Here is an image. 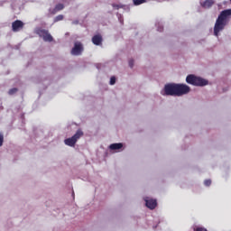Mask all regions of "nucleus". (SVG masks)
I'll return each mask as SVG.
<instances>
[{
  "mask_svg": "<svg viewBox=\"0 0 231 231\" xmlns=\"http://www.w3.org/2000/svg\"><path fill=\"white\" fill-rule=\"evenodd\" d=\"M230 16L231 9H226L220 13L214 26V35L216 37H218L219 32H223V30H225Z\"/></svg>",
  "mask_w": 231,
  "mask_h": 231,
  "instance_id": "obj_1",
  "label": "nucleus"
},
{
  "mask_svg": "<svg viewBox=\"0 0 231 231\" xmlns=\"http://www.w3.org/2000/svg\"><path fill=\"white\" fill-rule=\"evenodd\" d=\"M186 82L187 84H190L191 86H208V80L203 79L202 78L196 77L194 74H189L186 78Z\"/></svg>",
  "mask_w": 231,
  "mask_h": 231,
  "instance_id": "obj_2",
  "label": "nucleus"
},
{
  "mask_svg": "<svg viewBox=\"0 0 231 231\" xmlns=\"http://www.w3.org/2000/svg\"><path fill=\"white\" fill-rule=\"evenodd\" d=\"M81 136H84V132H82V130L79 129L72 137L65 139L64 143L69 147H75V143H77V142L80 140Z\"/></svg>",
  "mask_w": 231,
  "mask_h": 231,
  "instance_id": "obj_3",
  "label": "nucleus"
},
{
  "mask_svg": "<svg viewBox=\"0 0 231 231\" xmlns=\"http://www.w3.org/2000/svg\"><path fill=\"white\" fill-rule=\"evenodd\" d=\"M162 95H165L166 97H176V83L166 84Z\"/></svg>",
  "mask_w": 231,
  "mask_h": 231,
  "instance_id": "obj_4",
  "label": "nucleus"
},
{
  "mask_svg": "<svg viewBox=\"0 0 231 231\" xmlns=\"http://www.w3.org/2000/svg\"><path fill=\"white\" fill-rule=\"evenodd\" d=\"M190 93V87L186 84H176V97H183Z\"/></svg>",
  "mask_w": 231,
  "mask_h": 231,
  "instance_id": "obj_5",
  "label": "nucleus"
},
{
  "mask_svg": "<svg viewBox=\"0 0 231 231\" xmlns=\"http://www.w3.org/2000/svg\"><path fill=\"white\" fill-rule=\"evenodd\" d=\"M37 34L39 37H42L45 42H52L53 41V36H51L49 30L40 29L37 31Z\"/></svg>",
  "mask_w": 231,
  "mask_h": 231,
  "instance_id": "obj_6",
  "label": "nucleus"
},
{
  "mask_svg": "<svg viewBox=\"0 0 231 231\" xmlns=\"http://www.w3.org/2000/svg\"><path fill=\"white\" fill-rule=\"evenodd\" d=\"M82 51H84V45H82V42H76L74 43V47L72 48L70 53L71 55L79 56L82 55Z\"/></svg>",
  "mask_w": 231,
  "mask_h": 231,
  "instance_id": "obj_7",
  "label": "nucleus"
},
{
  "mask_svg": "<svg viewBox=\"0 0 231 231\" xmlns=\"http://www.w3.org/2000/svg\"><path fill=\"white\" fill-rule=\"evenodd\" d=\"M24 28V23L21 20H15L12 23V30L13 32H19L20 30H23Z\"/></svg>",
  "mask_w": 231,
  "mask_h": 231,
  "instance_id": "obj_8",
  "label": "nucleus"
},
{
  "mask_svg": "<svg viewBox=\"0 0 231 231\" xmlns=\"http://www.w3.org/2000/svg\"><path fill=\"white\" fill-rule=\"evenodd\" d=\"M146 207L150 208L151 210H154L156 208L158 202H156V199H145Z\"/></svg>",
  "mask_w": 231,
  "mask_h": 231,
  "instance_id": "obj_9",
  "label": "nucleus"
},
{
  "mask_svg": "<svg viewBox=\"0 0 231 231\" xmlns=\"http://www.w3.org/2000/svg\"><path fill=\"white\" fill-rule=\"evenodd\" d=\"M215 3L216 2L214 0H205L200 5H201L202 8H212V6H214Z\"/></svg>",
  "mask_w": 231,
  "mask_h": 231,
  "instance_id": "obj_10",
  "label": "nucleus"
},
{
  "mask_svg": "<svg viewBox=\"0 0 231 231\" xmlns=\"http://www.w3.org/2000/svg\"><path fill=\"white\" fill-rule=\"evenodd\" d=\"M92 42L96 46H100L102 44V36L100 34H97L92 38Z\"/></svg>",
  "mask_w": 231,
  "mask_h": 231,
  "instance_id": "obj_11",
  "label": "nucleus"
},
{
  "mask_svg": "<svg viewBox=\"0 0 231 231\" xmlns=\"http://www.w3.org/2000/svg\"><path fill=\"white\" fill-rule=\"evenodd\" d=\"M122 147H124V144L122 143H117L110 144L109 149L111 151H118V150L122 149Z\"/></svg>",
  "mask_w": 231,
  "mask_h": 231,
  "instance_id": "obj_12",
  "label": "nucleus"
},
{
  "mask_svg": "<svg viewBox=\"0 0 231 231\" xmlns=\"http://www.w3.org/2000/svg\"><path fill=\"white\" fill-rule=\"evenodd\" d=\"M60 10H64V5L62 4H58L56 5L55 8L51 12V14L54 15L55 13L60 12Z\"/></svg>",
  "mask_w": 231,
  "mask_h": 231,
  "instance_id": "obj_13",
  "label": "nucleus"
},
{
  "mask_svg": "<svg viewBox=\"0 0 231 231\" xmlns=\"http://www.w3.org/2000/svg\"><path fill=\"white\" fill-rule=\"evenodd\" d=\"M147 0H133L134 5L135 6H138L139 5H143V3H145Z\"/></svg>",
  "mask_w": 231,
  "mask_h": 231,
  "instance_id": "obj_14",
  "label": "nucleus"
},
{
  "mask_svg": "<svg viewBox=\"0 0 231 231\" xmlns=\"http://www.w3.org/2000/svg\"><path fill=\"white\" fill-rule=\"evenodd\" d=\"M63 20H64V15L60 14L54 18V23H59V21H63Z\"/></svg>",
  "mask_w": 231,
  "mask_h": 231,
  "instance_id": "obj_15",
  "label": "nucleus"
},
{
  "mask_svg": "<svg viewBox=\"0 0 231 231\" xmlns=\"http://www.w3.org/2000/svg\"><path fill=\"white\" fill-rule=\"evenodd\" d=\"M17 91H19V89L17 88H13L9 89L8 95H15V93H17Z\"/></svg>",
  "mask_w": 231,
  "mask_h": 231,
  "instance_id": "obj_16",
  "label": "nucleus"
},
{
  "mask_svg": "<svg viewBox=\"0 0 231 231\" xmlns=\"http://www.w3.org/2000/svg\"><path fill=\"white\" fill-rule=\"evenodd\" d=\"M116 84V78L115 76L110 78V86H115Z\"/></svg>",
  "mask_w": 231,
  "mask_h": 231,
  "instance_id": "obj_17",
  "label": "nucleus"
},
{
  "mask_svg": "<svg viewBox=\"0 0 231 231\" xmlns=\"http://www.w3.org/2000/svg\"><path fill=\"white\" fill-rule=\"evenodd\" d=\"M5 143V136L3 134H0V147H3V143Z\"/></svg>",
  "mask_w": 231,
  "mask_h": 231,
  "instance_id": "obj_18",
  "label": "nucleus"
},
{
  "mask_svg": "<svg viewBox=\"0 0 231 231\" xmlns=\"http://www.w3.org/2000/svg\"><path fill=\"white\" fill-rule=\"evenodd\" d=\"M204 185H205L206 187H210V185H212V180H206L204 181Z\"/></svg>",
  "mask_w": 231,
  "mask_h": 231,
  "instance_id": "obj_19",
  "label": "nucleus"
},
{
  "mask_svg": "<svg viewBox=\"0 0 231 231\" xmlns=\"http://www.w3.org/2000/svg\"><path fill=\"white\" fill-rule=\"evenodd\" d=\"M194 231H208L205 227H197L194 229Z\"/></svg>",
  "mask_w": 231,
  "mask_h": 231,
  "instance_id": "obj_20",
  "label": "nucleus"
},
{
  "mask_svg": "<svg viewBox=\"0 0 231 231\" xmlns=\"http://www.w3.org/2000/svg\"><path fill=\"white\" fill-rule=\"evenodd\" d=\"M129 66H130V68H133L134 66V60H129Z\"/></svg>",
  "mask_w": 231,
  "mask_h": 231,
  "instance_id": "obj_21",
  "label": "nucleus"
},
{
  "mask_svg": "<svg viewBox=\"0 0 231 231\" xmlns=\"http://www.w3.org/2000/svg\"><path fill=\"white\" fill-rule=\"evenodd\" d=\"M114 8H116L118 10V8H120V6L116 5H113Z\"/></svg>",
  "mask_w": 231,
  "mask_h": 231,
  "instance_id": "obj_22",
  "label": "nucleus"
},
{
  "mask_svg": "<svg viewBox=\"0 0 231 231\" xmlns=\"http://www.w3.org/2000/svg\"><path fill=\"white\" fill-rule=\"evenodd\" d=\"M162 31H163V28H161V29H160V32H162Z\"/></svg>",
  "mask_w": 231,
  "mask_h": 231,
  "instance_id": "obj_23",
  "label": "nucleus"
},
{
  "mask_svg": "<svg viewBox=\"0 0 231 231\" xmlns=\"http://www.w3.org/2000/svg\"><path fill=\"white\" fill-rule=\"evenodd\" d=\"M230 1V3H231V0H229Z\"/></svg>",
  "mask_w": 231,
  "mask_h": 231,
  "instance_id": "obj_24",
  "label": "nucleus"
}]
</instances>
